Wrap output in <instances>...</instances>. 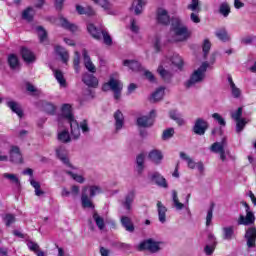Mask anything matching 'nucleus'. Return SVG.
Returning a JSON list of instances; mask_svg holds the SVG:
<instances>
[{
	"mask_svg": "<svg viewBox=\"0 0 256 256\" xmlns=\"http://www.w3.org/2000/svg\"><path fill=\"white\" fill-rule=\"evenodd\" d=\"M208 129L209 122L205 121V119L203 118H197L192 128V131L193 133H195V135H205Z\"/></svg>",
	"mask_w": 256,
	"mask_h": 256,
	"instance_id": "8",
	"label": "nucleus"
},
{
	"mask_svg": "<svg viewBox=\"0 0 256 256\" xmlns=\"http://www.w3.org/2000/svg\"><path fill=\"white\" fill-rule=\"evenodd\" d=\"M80 129L82 130V133H89L90 129L87 120L80 122Z\"/></svg>",
	"mask_w": 256,
	"mask_h": 256,
	"instance_id": "63",
	"label": "nucleus"
},
{
	"mask_svg": "<svg viewBox=\"0 0 256 256\" xmlns=\"http://www.w3.org/2000/svg\"><path fill=\"white\" fill-rule=\"evenodd\" d=\"M87 31L93 39L100 41L103 30L96 28L95 24L90 23L87 25Z\"/></svg>",
	"mask_w": 256,
	"mask_h": 256,
	"instance_id": "20",
	"label": "nucleus"
},
{
	"mask_svg": "<svg viewBox=\"0 0 256 256\" xmlns=\"http://www.w3.org/2000/svg\"><path fill=\"white\" fill-rule=\"evenodd\" d=\"M219 13L220 15H223V17H229V14L231 13V6H229V3L223 2L220 4Z\"/></svg>",
	"mask_w": 256,
	"mask_h": 256,
	"instance_id": "41",
	"label": "nucleus"
},
{
	"mask_svg": "<svg viewBox=\"0 0 256 256\" xmlns=\"http://www.w3.org/2000/svg\"><path fill=\"white\" fill-rule=\"evenodd\" d=\"M76 11L78 15H87V17H93V15H95V10H93V7L91 6L83 7L77 4Z\"/></svg>",
	"mask_w": 256,
	"mask_h": 256,
	"instance_id": "24",
	"label": "nucleus"
},
{
	"mask_svg": "<svg viewBox=\"0 0 256 256\" xmlns=\"http://www.w3.org/2000/svg\"><path fill=\"white\" fill-rule=\"evenodd\" d=\"M9 157L11 163H16L18 165L23 163V154L21 153L19 146L13 145L10 147Z\"/></svg>",
	"mask_w": 256,
	"mask_h": 256,
	"instance_id": "9",
	"label": "nucleus"
},
{
	"mask_svg": "<svg viewBox=\"0 0 256 256\" xmlns=\"http://www.w3.org/2000/svg\"><path fill=\"white\" fill-rule=\"evenodd\" d=\"M148 158L156 165H159L163 161V153L160 150H152L148 154Z\"/></svg>",
	"mask_w": 256,
	"mask_h": 256,
	"instance_id": "25",
	"label": "nucleus"
},
{
	"mask_svg": "<svg viewBox=\"0 0 256 256\" xmlns=\"http://www.w3.org/2000/svg\"><path fill=\"white\" fill-rule=\"evenodd\" d=\"M165 95V88L160 87L158 88L153 94H152V99L153 103H157V101H161L163 99V96Z\"/></svg>",
	"mask_w": 256,
	"mask_h": 256,
	"instance_id": "42",
	"label": "nucleus"
},
{
	"mask_svg": "<svg viewBox=\"0 0 256 256\" xmlns=\"http://www.w3.org/2000/svg\"><path fill=\"white\" fill-rule=\"evenodd\" d=\"M136 165H137L138 175H141L145 170V153H140L137 155Z\"/></svg>",
	"mask_w": 256,
	"mask_h": 256,
	"instance_id": "27",
	"label": "nucleus"
},
{
	"mask_svg": "<svg viewBox=\"0 0 256 256\" xmlns=\"http://www.w3.org/2000/svg\"><path fill=\"white\" fill-rule=\"evenodd\" d=\"M81 65V55L79 54L78 51L74 53V58H73V68L76 73H79Z\"/></svg>",
	"mask_w": 256,
	"mask_h": 256,
	"instance_id": "45",
	"label": "nucleus"
},
{
	"mask_svg": "<svg viewBox=\"0 0 256 256\" xmlns=\"http://www.w3.org/2000/svg\"><path fill=\"white\" fill-rule=\"evenodd\" d=\"M180 157L187 162L189 169H195L197 167V163L191 159L185 152H180Z\"/></svg>",
	"mask_w": 256,
	"mask_h": 256,
	"instance_id": "44",
	"label": "nucleus"
},
{
	"mask_svg": "<svg viewBox=\"0 0 256 256\" xmlns=\"http://www.w3.org/2000/svg\"><path fill=\"white\" fill-rule=\"evenodd\" d=\"M58 141L61 143H69L71 141V136L69 135V131L64 130L58 134Z\"/></svg>",
	"mask_w": 256,
	"mask_h": 256,
	"instance_id": "47",
	"label": "nucleus"
},
{
	"mask_svg": "<svg viewBox=\"0 0 256 256\" xmlns=\"http://www.w3.org/2000/svg\"><path fill=\"white\" fill-rule=\"evenodd\" d=\"M61 111H62V117L64 119H67L71 127V135L73 139H79V137L81 136V130L79 129V123L76 122L75 116L71 111V106L69 104H63Z\"/></svg>",
	"mask_w": 256,
	"mask_h": 256,
	"instance_id": "1",
	"label": "nucleus"
},
{
	"mask_svg": "<svg viewBox=\"0 0 256 256\" xmlns=\"http://www.w3.org/2000/svg\"><path fill=\"white\" fill-rule=\"evenodd\" d=\"M208 67H209V62H203L202 65L192 73V75L190 76V79L185 84L187 89H189L190 87H193L195 83H201V81L205 79V73L207 72Z\"/></svg>",
	"mask_w": 256,
	"mask_h": 256,
	"instance_id": "3",
	"label": "nucleus"
},
{
	"mask_svg": "<svg viewBox=\"0 0 256 256\" xmlns=\"http://www.w3.org/2000/svg\"><path fill=\"white\" fill-rule=\"evenodd\" d=\"M27 245L30 251H33L34 253H37V251H39V244L33 241H29Z\"/></svg>",
	"mask_w": 256,
	"mask_h": 256,
	"instance_id": "62",
	"label": "nucleus"
},
{
	"mask_svg": "<svg viewBox=\"0 0 256 256\" xmlns=\"http://www.w3.org/2000/svg\"><path fill=\"white\" fill-rule=\"evenodd\" d=\"M3 221L6 227H11V225H13L17 219L15 218L14 214L7 213L3 216Z\"/></svg>",
	"mask_w": 256,
	"mask_h": 256,
	"instance_id": "46",
	"label": "nucleus"
},
{
	"mask_svg": "<svg viewBox=\"0 0 256 256\" xmlns=\"http://www.w3.org/2000/svg\"><path fill=\"white\" fill-rule=\"evenodd\" d=\"M175 135V129L174 128H168L163 131L162 139L163 141H167V139H171Z\"/></svg>",
	"mask_w": 256,
	"mask_h": 256,
	"instance_id": "53",
	"label": "nucleus"
},
{
	"mask_svg": "<svg viewBox=\"0 0 256 256\" xmlns=\"http://www.w3.org/2000/svg\"><path fill=\"white\" fill-rule=\"evenodd\" d=\"M235 237V229L233 226L223 228V239L225 241H231Z\"/></svg>",
	"mask_w": 256,
	"mask_h": 256,
	"instance_id": "33",
	"label": "nucleus"
},
{
	"mask_svg": "<svg viewBox=\"0 0 256 256\" xmlns=\"http://www.w3.org/2000/svg\"><path fill=\"white\" fill-rule=\"evenodd\" d=\"M244 237L246 239L247 247L249 249H253V247H256V227L248 228Z\"/></svg>",
	"mask_w": 256,
	"mask_h": 256,
	"instance_id": "11",
	"label": "nucleus"
},
{
	"mask_svg": "<svg viewBox=\"0 0 256 256\" xmlns=\"http://www.w3.org/2000/svg\"><path fill=\"white\" fill-rule=\"evenodd\" d=\"M82 81L84 84L87 85V87H92L94 89L99 87V80L93 74H89V73L83 74Z\"/></svg>",
	"mask_w": 256,
	"mask_h": 256,
	"instance_id": "14",
	"label": "nucleus"
},
{
	"mask_svg": "<svg viewBox=\"0 0 256 256\" xmlns=\"http://www.w3.org/2000/svg\"><path fill=\"white\" fill-rule=\"evenodd\" d=\"M147 5V2L145 0H137V5H135V2L132 3L131 10L134 9L135 15H141L143 13V7Z\"/></svg>",
	"mask_w": 256,
	"mask_h": 256,
	"instance_id": "31",
	"label": "nucleus"
},
{
	"mask_svg": "<svg viewBox=\"0 0 256 256\" xmlns=\"http://www.w3.org/2000/svg\"><path fill=\"white\" fill-rule=\"evenodd\" d=\"M60 23H61V26L64 29H68V31H72L73 33H75V31H77V25L70 23V21L67 20V18H61Z\"/></svg>",
	"mask_w": 256,
	"mask_h": 256,
	"instance_id": "36",
	"label": "nucleus"
},
{
	"mask_svg": "<svg viewBox=\"0 0 256 256\" xmlns=\"http://www.w3.org/2000/svg\"><path fill=\"white\" fill-rule=\"evenodd\" d=\"M202 51L204 53V59H207L209 51H211V41H209V39L204 40V43L202 45Z\"/></svg>",
	"mask_w": 256,
	"mask_h": 256,
	"instance_id": "50",
	"label": "nucleus"
},
{
	"mask_svg": "<svg viewBox=\"0 0 256 256\" xmlns=\"http://www.w3.org/2000/svg\"><path fill=\"white\" fill-rule=\"evenodd\" d=\"M124 67H129L131 71H141V63L137 60H124Z\"/></svg>",
	"mask_w": 256,
	"mask_h": 256,
	"instance_id": "28",
	"label": "nucleus"
},
{
	"mask_svg": "<svg viewBox=\"0 0 256 256\" xmlns=\"http://www.w3.org/2000/svg\"><path fill=\"white\" fill-rule=\"evenodd\" d=\"M215 210V203H211L206 215V227H209L213 221V211Z\"/></svg>",
	"mask_w": 256,
	"mask_h": 256,
	"instance_id": "43",
	"label": "nucleus"
},
{
	"mask_svg": "<svg viewBox=\"0 0 256 256\" xmlns=\"http://www.w3.org/2000/svg\"><path fill=\"white\" fill-rule=\"evenodd\" d=\"M3 177L4 179H9V181L15 183V185H21V181H19V178L15 174L4 173Z\"/></svg>",
	"mask_w": 256,
	"mask_h": 256,
	"instance_id": "52",
	"label": "nucleus"
},
{
	"mask_svg": "<svg viewBox=\"0 0 256 256\" xmlns=\"http://www.w3.org/2000/svg\"><path fill=\"white\" fill-rule=\"evenodd\" d=\"M92 1H94V3L100 2V6L104 11H109V9H111V4L109 3V0H92Z\"/></svg>",
	"mask_w": 256,
	"mask_h": 256,
	"instance_id": "57",
	"label": "nucleus"
},
{
	"mask_svg": "<svg viewBox=\"0 0 256 256\" xmlns=\"http://www.w3.org/2000/svg\"><path fill=\"white\" fill-rule=\"evenodd\" d=\"M139 251H149L150 253H157L161 251L159 242H155L153 239L144 240L139 244Z\"/></svg>",
	"mask_w": 256,
	"mask_h": 256,
	"instance_id": "6",
	"label": "nucleus"
},
{
	"mask_svg": "<svg viewBox=\"0 0 256 256\" xmlns=\"http://www.w3.org/2000/svg\"><path fill=\"white\" fill-rule=\"evenodd\" d=\"M54 76L61 87H67V80L65 79V76L61 70H55Z\"/></svg>",
	"mask_w": 256,
	"mask_h": 256,
	"instance_id": "38",
	"label": "nucleus"
},
{
	"mask_svg": "<svg viewBox=\"0 0 256 256\" xmlns=\"http://www.w3.org/2000/svg\"><path fill=\"white\" fill-rule=\"evenodd\" d=\"M212 117L221 127H225L227 125V122L225 121V118L221 116L219 113L212 114Z\"/></svg>",
	"mask_w": 256,
	"mask_h": 256,
	"instance_id": "54",
	"label": "nucleus"
},
{
	"mask_svg": "<svg viewBox=\"0 0 256 256\" xmlns=\"http://www.w3.org/2000/svg\"><path fill=\"white\" fill-rule=\"evenodd\" d=\"M216 37L222 41L223 43H227V41L231 40V37H229V34L227 33V30L225 28H221L216 32Z\"/></svg>",
	"mask_w": 256,
	"mask_h": 256,
	"instance_id": "37",
	"label": "nucleus"
},
{
	"mask_svg": "<svg viewBox=\"0 0 256 256\" xmlns=\"http://www.w3.org/2000/svg\"><path fill=\"white\" fill-rule=\"evenodd\" d=\"M150 181L162 189H167V187H169L167 179H165L159 172H154L150 177Z\"/></svg>",
	"mask_w": 256,
	"mask_h": 256,
	"instance_id": "12",
	"label": "nucleus"
},
{
	"mask_svg": "<svg viewBox=\"0 0 256 256\" xmlns=\"http://www.w3.org/2000/svg\"><path fill=\"white\" fill-rule=\"evenodd\" d=\"M171 62L172 65H174L175 67H177V69H183V58H181V56L179 54H174L171 58Z\"/></svg>",
	"mask_w": 256,
	"mask_h": 256,
	"instance_id": "40",
	"label": "nucleus"
},
{
	"mask_svg": "<svg viewBox=\"0 0 256 256\" xmlns=\"http://www.w3.org/2000/svg\"><path fill=\"white\" fill-rule=\"evenodd\" d=\"M54 49H55V53L59 55L62 63H65V65H67V63H69V52L65 50L63 46H60V45H56Z\"/></svg>",
	"mask_w": 256,
	"mask_h": 256,
	"instance_id": "17",
	"label": "nucleus"
},
{
	"mask_svg": "<svg viewBox=\"0 0 256 256\" xmlns=\"http://www.w3.org/2000/svg\"><path fill=\"white\" fill-rule=\"evenodd\" d=\"M7 63L10 69H17V67H19V57H17V54H9L7 58Z\"/></svg>",
	"mask_w": 256,
	"mask_h": 256,
	"instance_id": "30",
	"label": "nucleus"
},
{
	"mask_svg": "<svg viewBox=\"0 0 256 256\" xmlns=\"http://www.w3.org/2000/svg\"><path fill=\"white\" fill-rule=\"evenodd\" d=\"M133 201H135V190L130 191L125 197L124 207L127 209V211H131Z\"/></svg>",
	"mask_w": 256,
	"mask_h": 256,
	"instance_id": "32",
	"label": "nucleus"
},
{
	"mask_svg": "<svg viewBox=\"0 0 256 256\" xmlns=\"http://www.w3.org/2000/svg\"><path fill=\"white\" fill-rule=\"evenodd\" d=\"M157 21L161 25H169L171 23V18L167 10H159L157 13Z\"/></svg>",
	"mask_w": 256,
	"mask_h": 256,
	"instance_id": "22",
	"label": "nucleus"
},
{
	"mask_svg": "<svg viewBox=\"0 0 256 256\" xmlns=\"http://www.w3.org/2000/svg\"><path fill=\"white\" fill-rule=\"evenodd\" d=\"M157 73L160 75L161 79H163L164 83H169L171 79H173V74L166 70L162 65L158 67Z\"/></svg>",
	"mask_w": 256,
	"mask_h": 256,
	"instance_id": "23",
	"label": "nucleus"
},
{
	"mask_svg": "<svg viewBox=\"0 0 256 256\" xmlns=\"http://www.w3.org/2000/svg\"><path fill=\"white\" fill-rule=\"evenodd\" d=\"M155 117H157V114L155 110H151L149 115L142 116L137 118V125L138 127H153V124L155 123Z\"/></svg>",
	"mask_w": 256,
	"mask_h": 256,
	"instance_id": "7",
	"label": "nucleus"
},
{
	"mask_svg": "<svg viewBox=\"0 0 256 256\" xmlns=\"http://www.w3.org/2000/svg\"><path fill=\"white\" fill-rule=\"evenodd\" d=\"M101 36L103 37L105 45H108V47H111V45H113V39L111 38V35H109V32L102 30Z\"/></svg>",
	"mask_w": 256,
	"mask_h": 256,
	"instance_id": "51",
	"label": "nucleus"
},
{
	"mask_svg": "<svg viewBox=\"0 0 256 256\" xmlns=\"http://www.w3.org/2000/svg\"><path fill=\"white\" fill-rule=\"evenodd\" d=\"M169 117L170 119H172V121H175L177 125H179V127L185 125V120L183 119V116H181V114L178 113L177 110H170Z\"/></svg>",
	"mask_w": 256,
	"mask_h": 256,
	"instance_id": "26",
	"label": "nucleus"
},
{
	"mask_svg": "<svg viewBox=\"0 0 256 256\" xmlns=\"http://www.w3.org/2000/svg\"><path fill=\"white\" fill-rule=\"evenodd\" d=\"M7 107L12 110V113H16V115L20 118L23 119V109L21 108V105L15 101H8L6 103Z\"/></svg>",
	"mask_w": 256,
	"mask_h": 256,
	"instance_id": "18",
	"label": "nucleus"
},
{
	"mask_svg": "<svg viewBox=\"0 0 256 256\" xmlns=\"http://www.w3.org/2000/svg\"><path fill=\"white\" fill-rule=\"evenodd\" d=\"M245 125H247V121H245V118L236 120V133H241V131L245 129Z\"/></svg>",
	"mask_w": 256,
	"mask_h": 256,
	"instance_id": "55",
	"label": "nucleus"
},
{
	"mask_svg": "<svg viewBox=\"0 0 256 256\" xmlns=\"http://www.w3.org/2000/svg\"><path fill=\"white\" fill-rule=\"evenodd\" d=\"M187 9L190 11H197L199 13L201 11V8L199 7V0H192L191 4L187 6Z\"/></svg>",
	"mask_w": 256,
	"mask_h": 256,
	"instance_id": "56",
	"label": "nucleus"
},
{
	"mask_svg": "<svg viewBox=\"0 0 256 256\" xmlns=\"http://www.w3.org/2000/svg\"><path fill=\"white\" fill-rule=\"evenodd\" d=\"M31 11H33V8L31 7L26 8L22 13L23 19H26L27 21H31L33 19V15H31Z\"/></svg>",
	"mask_w": 256,
	"mask_h": 256,
	"instance_id": "58",
	"label": "nucleus"
},
{
	"mask_svg": "<svg viewBox=\"0 0 256 256\" xmlns=\"http://www.w3.org/2000/svg\"><path fill=\"white\" fill-rule=\"evenodd\" d=\"M121 223L126 231H129V233H133V231H135V226L133 225V222H131V218L127 216H122Z\"/></svg>",
	"mask_w": 256,
	"mask_h": 256,
	"instance_id": "29",
	"label": "nucleus"
},
{
	"mask_svg": "<svg viewBox=\"0 0 256 256\" xmlns=\"http://www.w3.org/2000/svg\"><path fill=\"white\" fill-rule=\"evenodd\" d=\"M243 207H245L246 216L240 215L238 218V225H253L255 223V214L251 211V207L245 201L242 202Z\"/></svg>",
	"mask_w": 256,
	"mask_h": 256,
	"instance_id": "5",
	"label": "nucleus"
},
{
	"mask_svg": "<svg viewBox=\"0 0 256 256\" xmlns=\"http://www.w3.org/2000/svg\"><path fill=\"white\" fill-rule=\"evenodd\" d=\"M114 119L116 131H120V129H123V125H125V116H123V112H121V110H117L114 113Z\"/></svg>",
	"mask_w": 256,
	"mask_h": 256,
	"instance_id": "19",
	"label": "nucleus"
},
{
	"mask_svg": "<svg viewBox=\"0 0 256 256\" xmlns=\"http://www.w3.org/2000/svg\"><path fill=\"white\" fill-rule=\"evenodd\" d=\"M81 201H82V207H84V209H95V205L93 204L91 199H89V196H87V194L85 193L82 194Z\"/></svg>",
	"mask_w": 256,
	"mask_h": 256,
	"instance_id": "39",
	"label": "nucleus"
},
{
	"mask_svg": "<svg viewBox=\"0 0 256 256\" xmlns=\"http://www.w3.org/2000/svg\"><path fill=\"white\" fill-rule=\"evenodd\" d=\"M89 191H90V197L93 198V197H95V195H97V193H101V187L90 186Z\"/></svg>",
	"mask_w": 256,
	"mask_h": 256,
	"instance_id": "59",
	"label": "nucleus"
},
{
	"mask_svg": "<svg viewBox=\"0 0 256 256\" xmlns=\"http://www.w3.org/2000/svg\"><path fill=\"white\" fill-rule=\"evenodd\" d=\"M82 56L84 60V67L87 69V71H89V73H97V67H95V64H93V61H91V56H89L87 49L82 51Z\"/></svg>",
	"mask_w": 256,
	"mask_h": 256,
	"instance_id": "13",
	"label": "nucleus"
},
{
	"mask_svg": "<svg viewBox=\"0 0 256 256\" xmlns=\"http://www.w3.org/2000/svg\"><path fill=\"white\" fill-rule=\"evenodd\" d=\"M171 31L174 33L175 37H178L176 41L179 42L187 41V39L191 37V31H189L187 26L183 25L179 18H172Z\"/></svg>",
	"mask_w": 256,
	"mask_h": 256,
	"instance_id": "2",
	"label": "nucleus"
},
{
	"mask_svg": "<svg viewBox=\"0 0 256 256\" xmlns=\"http://www.w3.org/2000/svg\"><path fill=\"white\" fill-rule=\"evenodd\" d=\"M92 217H93L98 229H100V231H103V229H105V219H103V217H101L99 215V213H97V211H94Z\"/></svg>",
	"mask_w": 256,
	"mask_h": 256,
	"instance_id": "34",
	"label": "nucleus"
},
{
	"mask_svg": "<svg viewBox=\"0 0 256 256\" xmlns=\"http://www.w3.org/2000/svg\"><path fill=\"white\" fill-rule=\"evenodd\" d=\"M144 77H146V79H148V81H149L150 83H155V82L157 81V80L155 79V75H153L152 72L149 71V70H146V71L144 72Z\"/></svg>",
	"mask_w": 256,
	"mask_h": 256,
	"instance_id": "61",
	"label": "nucleus"
},
{
	"mask_svg": "<svg viewBox=\"0 0 256 256\" xmlns=\"http://www.w3.org/2000/svg\"><path fill=\"white\" fill-rule=\"evenodd\" d=\"M20 55L25 63H33L36 59L35 54L29 48L22 46L20 48Z\"/></svg>",
	"mask_w": 256,
	"mask_h": 256,
	"instance_id": "16",
	"label": "nucleus"
},
{
	"mask_svg": "<svg viewBox=\"0 0 256 256\" xmlns=\"http://www.w3.org/2000/svg\"><path fill=\"white\" fill-rule=\"evenodd\" d=\"M109 89H111V91L114 92V99H116V101H118V99H121V91H123V84H121L119 80L110 77L109 81L102 85V91H104L105 93H107Z\"/></svg>",
	"mask_w": 256,
	"mask_h": 256,
	"instance_id": "4",
	"label": "nucleus"
},
{
	"mask_svg": "<svg viewBox=\"0 0 256 256\" xmlns=\"http://www.w3.org/2000/svg\"><path fill=\"white\" fill-rule=\"evenodd\" d=\"M56 156L58 159L61 160L64 165H66V167H69L70 169H75V166L71 164L69 157H67V150L63 146L56 148Z\"/></svg>",
	"mask_w": 256,
	"mask_h": 256,
	"instance_id": "10",
	"label": "nucleus"
},
{
	"mask_svg": "<svg viewBox=\"0 0 256 256\" xmlns=\"http://www.w3.org/2000/svg\"><path fill=\"white\" fill-rule=\"evenodd\" d=\"M208 241L210 245L205 246L204 252L206 255H213V253L215 252V249L217 248V238H215V235L213 233H209Z\"/></svg>",
	"mask_w": 256,
	"mask_h": 256,
	"instance_id": "15",
	"label": "nucleus"
},
{
	"mask_svg": "<svg viewBox=\"0 0 256 256\" xmlns=\"http://www.w3.org/2000/svg\"><path fill=\"white\" fill-rule=\"evenodd\" d=\"M36 31L38 32L40 43H43L47 39V30L43 26H37Z\"/></svg>",
	"mask_w": 256,
	"mask_h": 256,
	"instance_id": "48",
	"label": "nucleus"
},
{
	"mask_svg": "<svg viewBox=\"0 0 256 256\" xmlns=\"http://www.w3.org/2000/svg\"><path fill=\"white\" fill-rule=\"evenodd\" d=\"M158 219L160 223L167 221V207L161 201L157 202Z\"/></svg>",
	"mask_w": 256,
	"mask_h": 256,
	"instance_id": "21",
	"label": "nucleus"
},
{
	"mask_svg": "<svg viewBox=\"0 0 256 256\" xmlns=\"http://www.w3.org/2000/svg\"><path fill=\"white\" fill-rule=\"evenodd\" d=\"M232 91V97H234V99H239V97H241V89H239L236 85L234 87L230 88Z\"/></svg>",
	"mask_w": 256,
	"mask_h": 256,
	"instance_id": "60",
	"label": "nucleus"
},
{
	"mask_svg": "<svg viewBox=\"0 0 256 256\" xmlns=\"http://www.w3.org/2000/svg\"><path fill=\"white\" fill-rule=\"evenodd\" d=\"M172 201L174 203V207L178 210L181 211L182 209H185V204L181 203L179 201V196L177 194V190L172 191Z\"/></svg>",
	"mask_w": 256,
	"mask_h": 256,
	"instance_id": "35",
	"label": "nucleus"
},
{
	"mask_svg": "<svg viewBox=\"0 0 256 256\" xmlns=\"http://www.w3.org/2000/svg\"><path fill=\"white\" fill-rule=\"evenodd\" d=\"M220 147H225V146L219 142H215L211 145L210 150L212 151V153H219Z\"/></svg>",
	"mask_w": 256,
	"mask_h": 256,
	"instance_id": "64",
	"label": "nucleus"
},
{
	"mask_svg": "<svg viewBox=\"0 0 256 256\" xmlns=\"http://www.w3.org/2000/svg\"><path fill=\"white\" fill-rule=\"evenodd\" d=\"M65 173L66 175L72 177V179L76 181V183H85V178L82 175L75 174L69 170H66Z\"/></svg>",
	"mask_w": 256,
	"mask_h": 256,
	"instance_id": "49",
	"label": "nucleus"
}]
</instances>
